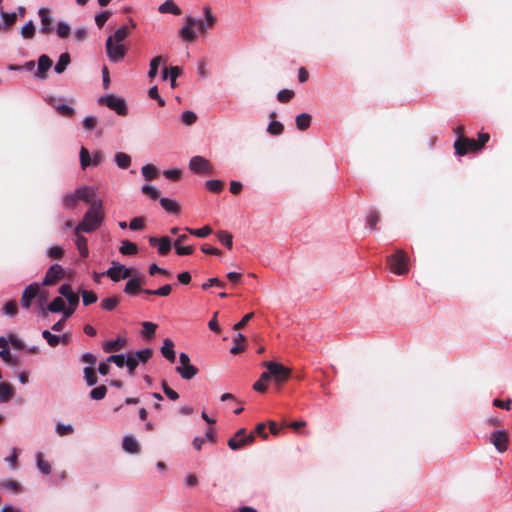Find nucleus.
I'll return each mask as SVG.
<instances>
[{"instance_id":"obj_1","label":"nucleus","mask_w":512,"mask_h":512,"mask_svg":"<svg viewBox=\"0 0 512 512\" xmlns=\"http://www.w3.org/2000/svg\"><path fill=\"white\" fill-rule=\"evenodd\" d=\"M104 219L102 202L93 203L92 207L85 213L83 220L75 227V234L81 232H93L97 230Z\"/></svg>"},{"instance_id":"obj_2","label":"nucleus","mask_w":512,"mask_h":512,"mask_svg":"<svg viewBox=\"0 0 512 512\" xmlns=\"http://www.w3.org/2000/svg\"><path fill=\"white\" fill-rule=\"evenodd\" d=\"M489 140L490 135L488 133L479 132L477 140L469 137H461L455 140L453 146L456 155L464 156L467 153H477L481 151Z\"/></svg>"},{"instance_id":"obj_3","label":"nucleus","mask_w":512,"mask_h":512,"mask_svg":"<svg viewBox=\"0 0 512 512\" xmlns=\"http://www.w3.org/2000/svg\"><path fill=\"white\" fill-rule=\"evenodd\" d=\"M409 257L404 250L398 249L394 254L388 257L387 263L390 271L397 275H404L408 272Z\"/></svg>"},{"instance_id":"obj_4","label":"nucleus","mask_w":512,"mask_h":512,"mask_svg":"<svg viewBox=\"0 0 512 512\" xmlns=\"http://www.w3.org/2000/svg\"><path fill=\"white\" fill-rule=\"evenodd\" d=\"M262 365L266 367V369H269V374H271L272 380H274L277 385H282L291 376V370L281 363L267 361L263 362Z\"/></svg>"},{"instance_id":"obj_5","label":"nucleus","mask_w":512,"mask_h":512,"mask_svg":"<svg viewBox=\"0 0 512 512\" xmlns=\"http://www.w3.org/2000/svg\"><path fill=\"white\" fill-rule=\"evenodd\" d=\"M255 441L254 433L246 434L245 428H240L227 442L231 450H239Z\"/></svg>"},{"instance_id":"obj_6","label":"nucleus","mask_w":512,"mask_h":512,"mask_svg":"<svg viewBox=\"0 0 512 512\" xmlns=\"http://www.w3.org/2000/svg\"><path fill=\"white\" fill-rule=\"evenodd\" d=\"M133 268H128L119 262H112L111 267L105 272L112 281L118 282L121 279L131 278L134 275Z\"/></svg>"},{"instance_id":"obj_7","label":"nucleus","mask_w":512,"mask_h":512,"mask_svg":"<svg viewBox=\"0 0 512 512\" xmlns=\"http://www.w3.org/2000/svg\"><path fill=\"white\" fill-rule=\"evenodd\" d=\"M179 361L181 366L176 367V372L185 380H190L198 373V368L190 363V358L186 353H180Z\"/></svg>"},{"instance_id":"obj_8","label":"nucleus","mask_w":512,"mask_h":512,"mask_svg":"<svg viewBox=\"0 0 512 512\" xmlns=\"http://www.w3.org/2000/svg\"><path fill=\"white\" fill-rule=\"evenodd\" d=\"M100 102L105 104L111 110L116 111L120 116H125L128 113L126 102L123 98L115 95H107L100 99Z\"/></svg>"},{"instance_id":"obj_9","label":"nucleus","mask_w":512,"mask_h":512,"mask_svg":"<svg viewBox=\"0 0 512 512\" xmlns=\"http://www.w3.org/2000/svg\"><path fill=\"white\" fill-rule=\"evenodd\" d=\"M105 46L110 61L116 63L125 57L126 49L122 43H116L111 38H107Z\"/></svg>"},{"instance_id":"obj_10","label":"nucleus","mask_w":512,"mask_h":512,"mask_svg":"<svg viewBox=\"0 0 512 512\" xmlns=\"http://www.w3.org/2000/svg\"><path fill=\"white\" fill-rule=\"evenodd\" d=\"M189 168L196 174L212 175L213 167L210 162L202 156H194L189 162Z\"/></svg>"},{"instance_id":"obj_11","label":"nucleus","mask_w":512,"mask_h":512,"mask_svg":"<svg viewBox=\"0 0 512 512\" xmlns=\"http://www.w3.org/2000/svg\"><path fill=\"white\" fill-rule=\"evenodd\" d=\"M65 275V271L59 264L52 265L46 272L42 284L44 286L54 285Z\"/></svg>"},{"instance_id":"obj_12","label":"nucleus","mask_w":512,"mask_h":512,"mask_svg":"<svg viewBox=\"0 0 512 512\" xmlns=\"http://www.w3.org/2000/svg\"><path fill=\"white\" fill-rule=\"evenodd\" d=\"M39 294V284L38 283H32L28 285L21 296L20 299V305L24 309H29L32 305V301L38 296Z\"/></svg>"},{"instance_id":"obj_13","label":"nucleus","mask_w":512,"mask_h":512,"mask_svg":"<svg viewBox=\"0 0 512 512\" xmlns=\"http://www.w3.org/2000/svg\"><path fill=\"white\" fill-rule=\"evenodd\" d=\"M76 197L79 201H83L92 207L95 202H102L100 199H96L95 189L91 186H82L75 190Z\"/></svg>"},{"instance_id":"obj_14","label":"nucleus","mask_w":512,"mask_h":512,"mask_svg":"<svg viewBox=\"0 0 512 512\" xmlns=\"http://www.w3.org/2000/svg\"><path fill=\"white\" fill-rule=\"evenodd\" d=\"M490 441L500 453H503L507 450L508 433L503 430L495 431L491 434Z\"/></svg>"},{"instance_id":"obj_15","label":"nucleus","mask_w":512,"mask_h":512,"mask_svg":"<svg viewBox=\"0 0 512 512\" xmlns=\"http://www.w3.org/2000/svg\"><path fill=\"white\" fill-rule=\"evenodd\" d=\"M148 241L151 246H153V247L157 246L158 253L160 255H166L171 250V240L167 236H163L160 238L152 236V237H149Z\"/></svg>"},{"instance_id":"obj_16","label":"nucleus","mask_w":512,"mask_h":512,"mask_svg":"<svg viewBox=\"0 0 512 512\" xmlns=\"http://www.w3.org/2000/svg\"><path fill=\"white\" fill-rule=\"evenodd\" d=\"M38 15L41 19V33L45 35H49L52 32V18L50 15V11L47 8H40L38 11Z\"/></svg>"},{"instance_id":"obj_17","label":"nucleus","mask_w":512,"mask_h":512,"mask_svg":"<svg viewBox=\"0 0 512 512\" xmlns=\"http://www.w3.org/2000/svg\"><path fill=\"white\" fill-rule=\"evenodd\" d=\"M52 66V60L49 58V56L43 54L38 59V70L35 74V76L39 79H46L47 78V71Z\"/></svg>"},{"instance_id":"obj_18","label":"nucleus","mask_w":512,"mask_h":512,"mask_svg":"<svg viewBox=\"0 0 512 512\" xmlns=\"http://www.w3.org/2000/svg\"><path fill=\"white\" fill-rule=\"evenodd\" d=\"M126 345V339L122 337H118L115 340L106 341L103 344V350L106 353L118 352Z\"/></svg>"},{"instance_id":"obj_19","label":"nucleus","mask_w":512,"mask_h":512,"mask_svg":"<svg viewBox=\"0 0 512 512\" xmlns=\"http://www.w3.org/2000/svg\"><path fill=\"white\" fill-rule=\"evenodd\" d=\"M161 353L169 362H175L176 355L174 351V343L171 339H164L163 346L161 347Z\"/></svg>"},{"instance_id":"obj_20","label":"nucleus","mask_w":512,"mask_h":512,"mask_svg":"<svg viewBox=\"0 0 512 512\" xmlns=\"http://www.w3.org/2000/svg\"><path fill=\"white\" fill-rule=\"evenodd\" d=\"M122 447L130 454H138L140 452V445L133 436H125L122 441Z\"/></svg>"},{"instance_id":"obj_21","label":"nucleus","mask_w":512,"mask_h":512,"mask_svg":"<svg viewBox=\"0 0 512 512\" xmlns=\"http://www.w3.org/2000/svg\"><path fill=\"white\" fill-rule=\"evenodd\" d=\"M65 308V302L61 297L54 298L46 308H41V313L46 315V312L59 313Z\"/></svg>"},{"instance_id":"obj_22","label":"nucleus","mask_w":512,"mask_h":512,"mask_svg":"<svg viewBox=\"0 0 512 512\" xmlns=\"http://www.w3.org/2000/svg\"><path fill=\"white\" fill-rule=\"evenodd\" d=\"M158 11L162 14L171 13L174 15H180L181 9L174 3L173 0H166L158 7Z\"/></svg>"},{"instance_id":"obj_23","label":"nucleus","mask_w":512,"mask_h":512,"mask_svg":"<svg viewBox=\"0 0 512 512\" xmlns=\"http://www.w3.org/2000/svg\"><path fill=\"white\" fill-rule=\"evenodd\" d=\"M121 298L117 295L110 296L101 301L100 306L106 311H113L120 303Z\"/></svg>"},{"instance_id":"obj_24","label":"nucleus","mask_w":512,"mask_h":512,"mask_svg":"<svg viewBox=\"0 0 512 512\" xmlns=\"http://www.w3.org/2000/svg\"><path fill=\"white\" fill-rule=\"evenodd\" d=\"M245 347H246V337L243 334L238 333L234 339V345L230 349V352L232 354H239L245 350Z\"/></svg>"},{"instance_id":"obj_25","label":"nucleus","mask_w":512,"mask_h":512,"mask_svg":"<svg viewBox=\"0 0 512 512\" xmlns=\"http://www.w3.org/2000/svg\"><path fill=\"white\" fill-rule=\"evenodd\" d=\"M75 244L77 246V249H78L80 255L83 258L88 257L89 250H88V245H87V239L83 235H81V233L76 234Z\"/></svg>"},{"instance_id":"obj_26","label":"nucleus","mask_w":512,"mask_h":512,"mask_svg":"<svg viewBox=\"0 0 512 512\" xmlns=\"http://www.w3.org/2000/svg\"><path fill=\"white\" fill-rule=\"evenodd\" d=\"M311 115L308 114V113H301L299 114L297 117H296V127L301 130V131H305L309 128L310 126V123H311Z\"/></svg>"},{"instance_id":"obj_27","label":"nucleus","mask_w":512,"mask_h":512,"mask_svg":"<svg viewBox=\"0 0 512 512\" xmlns=\"http://www.w3.org/2000/svg\"><path fill=\"white\" fill-rule=\"evenodd\" d=\"M70 61L71 59L69 53H62L54 67L55 72L58 74L63 73L66 70L67 66L70 64Z\"/></svg>"},{"instance_id":"obj_28","label":"nucleus","mask_w":512,"mask_h":512,"mask_svg":"<svg viewBox=\"0 0 512 512\" xmlns=\"http://www.w3.org/2000/svg\"><path fill=\"white\" fill-rule=\"evenodd\" d=\"M160 204H161L162 208L167 212L176 213V214L180 212V206L174 200H171L169 198H161Z\"/></svg>"},{"instance_id":"obj_29","label":"nucleus","mask_w":512,"mask_h":512,"mask_svg":"<svg viewBox=\"0 0 512 512\" xmlns=\"http://www.w3.org/2000/svg\"><path fill=\"white\" fill-rule=\"evenodd\" d=\"M14 395V389L9 383H0V401L7 402Z\"/></svg>"},{"instance_id":"obj_30","label":"nucleus","mask_w":512,"mask_h":512,"mask_svg":"<svg viewBox=\"0 0 512 512\" xmlns=\"http://www.w3.org/2000/svg\"><path fill=\"white\" fill-rule=\"evenodd\" d=\"M144 289L139 287V281L134 280L132 277L128 282L126 283L124 287V292L128 295L135 296L139 292H143Z\"/></svg>"},{"instance_id":"obj_31","label":"nucleus","mask_w":512,"mask_h":512,"mask_svg":"<svg viewBox=\"0 0 512 512\" xmlns=\"http://www.w3.org/2000/svg\"><path fill=\"white\" fill-rule=\"evenodd\" d=\"M141 325L143 327V331H142L143 337L148 340L153 339L155 337L157 325L155 323L149 322V321L142 322Z\"/></svg>"},{"instance_id":"obj_32","label":"nucleus","mask_w":512,"mask_h":512,"mask_svg":"<svg viewBox=\"0 0 512 512\" xmlns=\"http://www.w3.org/2000/svg\"><path fill=\"white\" fill-rule=\"evenodd\" d=\"M119 251L123 255H134L138 252V247L135 243L130 242L129 240H123Z\"/></svg>"},{"instance_id":"obj_33","label":"nucleus","mask_w":512,"mask_h":512,"mask_svg":"<svg viewBox=\"0 0 512 512\" xmlns=\"http://www.w3.org/2000/svg\"><path fill=\"white\" fill-rule=\"evenodd\" d=\"M171 291H172L171 285L165 284L156 290L145 289V290H143V293H145L147 295H156V296L166 297L171 293Z\"/></svg>"},{"instance_id":"obj_34","label":"nucleus","mask_w":512,"mask_h":512,"mask_svg":"<svg viewBox=\"0 0 512 512\" xmlns=\"http://www.w3.org/2000/svg\"><path fill=\"white\" fill-rule=\"evenodd\" d=\"M130 34V31L127 26H122L118 28L115 33L108 38H111L112 41L116 43H122Z\"/></svg>"},{"instance_id":"obj_35","label":"nucleus","mask_w":512,"mask_h":512,"mask_svg":"<svg viewBox=\"0 0 512 512\" xmlns=\"http://www.w3.org/2000/svg\"><path fill=\"white\" fill-rule=\"evenodd\" d=\"M115 162L119 168L127 169L131 164V157L124 152H118L115 155Z\"/></svg>"},{"instance_id":"obj_36","label":"nucleus","mask_w":512,"mask_h":512,"mask_svg":"<svg viewBox=\"0 0 512 512\" xmlns=\"http://www.w3.org/2000/svg\"><path fill=\"white\" fill-rule=\"evenodd\" d=\"M79 199L76 197L75 191L73 193H69L64 195L63 197V207L65 209H75L78 205Z\"/></svg>"},{"instance_id":"obj_37","label":"nucleus","mask_w":512,"mask_h":512,"mask_svg":"<svg viewBox=\"0 0 512 512\" xmlns=\"http://www.w3.org/2000/svg\"><path fill=\"white\" fill-rule=\"evenodd\" d=\"M185 230L191 235H194L199 238H205L212 233V228L209 225L203 226L202 228L199 229L186 227Z\"/></svg>"},{"instance_id":"obj_38","label":"nucleus","mask_w":512,"mask_h":512,"mask_svg":"<svg viewBox=\"0 0 512 512\" xmlns=\"http://www.w3.org/2000/svg\"><path fill=\"white\" fill-rule=\"evenodd\" d=\"M142 174L147 181H151L158 175V169L153 164H147L142 167Z\"/></svg>"},{"instance_id":"obj_39","label":"nucleus","mask_w":512,"mask_h":512,"mask_svg":"<svg viewBox=\"0 0 512 512\" xmlns=\"http://www.w3.org/2000/svg\"><path fill=\"white\" fill-rule=\"evenodd\" d=\"M131 354L136 357L138 363H146L152 357L153 350L151 348H145L143 350L136 351Z\"/></svg>"},{"instance_id":"obj_40","label":"nucleus","mask_w":512,"mask_h":512,"mask_svg":"<svg viewBox=\"0 0 512 512\" xmlns=\"http://www.w3.org/2000/svg\"><path fill=\"white\" fill-rule=\"evenodd\" d=\"M163 61L162 56H156L150 61V68L148 71V77L153 80L158 73V68L161 62Z\"/></svg>"},{"instance_id":"obj_41","label":"nucleus","mask_w":512,"mask_h":512,"mask_svg":"<svg viewBox=\"0 0 512 512\" xmlns=\"http://www.w3.org/2000/svg\"><path fill=\"white\" fill-rule=\"evenodd\" d=\"M37 467L45 475L51 473V465L48 461L44 460V455L41 452L37 454Z\"/></svg>"},{"instance_id":"obj_42","label":"nucleus","mask_w":512,"mask_h":512,"mask_svg":"<svg viewBox=\"0 0 512 512\" xmlns=\"http://www.w3.org/2000/svg\"><path fill=\"white\" fill-rule=\"evenodd\" d=\"M107 394V387L105 385H100L93 388L90 391V398L96 401L102 400L105 398Z\"/></svg>"},{"instance_id":"obj_43","label":"nucleus","mask_w":512,"mask_h":512,"mask_svg":"<svg viewBox=\"0 0 512 512\" xmlns=\"http://www.w3.org/2000/svg\"><path fill=\"white\" fill-rule=\"evenodd\" d=\"M217 238L218 240L224 245L226 246L228 249H231L232 248V245H233V236L231 233H229L228 231H219L217 233Z\"/></svg>"},{"instance_id":"obj_44","label":"nucleus","mask_w":512,"mask_h":512,"mask_svg":"<svg viewBox=\"0 0 512 512\" xmlns=\"http://www.w3.org/2000/svg\"><path fill=\"white\" fill-rule=\"evenodd\" d=\"M84 377H85L87 385H89V386H93L98 382V377L96 375L94 368H92V367L84 368Z\"/></svg>"},{"instance_id":"obj_45","label":"nucleus","mask_w":512,"mask_h":512,"mask_svg":"<svg viewBox=\"0 0 512 512\" xmlns=\"http://www.w3.org/2000/svg\"><path fill=\"white\" fill-rule=\"evenodd\" d=\"M35 25L33 21H29L25 26L21 29V35L24 39H32L35 36Z\"/></svg>"},{"instance_id":"obj_46","label":"nucleus","mask_w":512,"mask_h":512,"mask_svg":"<svg viewBox=\"0 0 512 512\" xmlns=\"http://www.w3.org/2000/svg\"><path fill=\"white\" fill-rule=\"evenodd\" d=\"M80 165L84 170L89 165H92V158L90 157L89 151L85 147H81L80 149Z\"/></svg>"},{"instance_id":"obj_47","label":"nucleus","mask_w":512,"mask_h":512,"mask_svg":"<svg viewBox=\"0 0 512 512\" xmlns=\"http://www.w3.org/2000/svg\"><path fill=\"white\" fill-rule=\"evenodd\" d=\"M179 35L186 41L194 42L197 38L196 33L192 27L184 26L180 31Z\"/></svg>"},{"instance_id":"obj_48","label":"nucleus","mask_w":512,"mask_h":512,"mask_svg":"<svg viewBox=\"0 0 512 512\" xmlns=\"http://www.w3.org/2000/svg\"><path fill=\"white\" fill-rule=\"evenodd\" d=\"M205 186L213 193H220L224 188V183L220 180H208L205 182Z\"/></svg>"},{"instance_id":"obj_49","label":"nucleus","mask_w":512,"mask_h":512,"mask_svg":"<svg viewBox=\"0 0 512 512\" xmlns=\"http://www.w3.org/2000/svg\"><path fill=\"white\" fill-rule=\"evenodd\" d=\"M2 309L4 314L10 317H13L18 313L17 303L14 300L6 302Z\"/></svg>"},{"instance_id":"obj_50","label":"nucleus","mask_w":512,"mask_h":512,"mask_svg":"<svg viewBox=\"0 0 512 512\" xmlns=\"http://www.w3.org/2000/svg\"><path fill=\"white\" fill-rule=\"evenodd\" d=\"M81 295L85 306L95 303L98 299L97 294L93 291L83 290Z\"/></svg>"},{"instance_id":"obj_51","label":"nucleus","mask_w":512,"mask_h":512,"mask_svg":"<svg viewBox=\"0 0 512 512\" xmlns=\"http://www.w3.org/2000/svg\"><path fill=\"white\" fill-rule=\"evenodd\" d=\"M42 337L47 341L51 347H56L60 343V337L52 334L48 330L42 332Z\"/></svg>"},{"instance_id":"obj_52","label":"nucleus","mask_w":512,"mask_h":512,"mask_svg":"<svg viewBox=\"0 0 512 512\" xmlns=\"http://www.w3.org/2000/svg\"><path fill=\"white\" fill-rule=\"evenodd\" d=\"M294 95L295 93L293 90L283 89L278 92L277 99L281 103H287L294 97Z\"/></svg>"},{"instance_id":"obj_53","label":"nucleus","mask_w":512,"mask_h":512,"mask_svg":"<svg viewBox=\"0 0 512 512\" xmlns=\"http://www.w3.org/2000/svg\"><path fill=\"white\" fill-rule=\"evenodd\" d=\"M186 23H187L186 26H189V27L198 26V29L201 33L206 32V26H205V23L203 20H197L191 16H188V17H186Z\"/></svg>"},{"instance_id":"obj_54","label":"nucleus","mask_w":512,"mask_h":512,"mask_svg":"<svg viewBox=\"0 0 512 512\" xmlns=\"http://www.w3.org/2000/svg\"><path fill=\"white\" fill-rule=\"evenodd\" d=\"M284 130V126L282 123L278 121H272L269 123L267 131L271 135H280Z\"/></svg>"},{"instance_id":"obj_55","label":"nucleus","mask_w":512,"mask_h":512,"mask_svg":"<svg viewBox=\"0 0 512 512\" xmlns=\"http://www.w3.org/2000/svg\"><path fill=\"white\" fill-rule=\"evenodd\" d=\"M182 69L178 66H172L169 68V79L171 82V87L175 88L176 80L181 75Z\"/></svg>"},{"instance_id":"obj_56","label":"nucleus","mask_w":512,"mask_h":512,"mask_svg":"<svg viewBox=\"0 0 512 512\" xmlns=\"http://www.w3.org/2000/svg\"><path fill=\"white\" fill-rule=\"evenodd\" d=\"M380 220V215L376 210H371L367 215V223L371 229H375Z\"/></svg>"},{"instance_id":"obj_57","label":"nucleus","mask_w":512,"mask_h":512,"mask_svg":"<svg viewBox=\"0 0 512 512\" xmlns=\"http://www.w3.org/2000/svg\"><path fill=\"white\" fill-rule=\"evenodd\" d=\"M204 14L206 20L204 21L206 30L212 28L215 25L216 18L213 16L210 7H204Z\"/></svg>"},{"instance_id":"obj_58","label":"nucleus","mask_w":512,"mask_h":512,"mask_svg":"<svg viewBox=\"0 0 512 512\" xmlns=\"http://www.w3.org/2000/svg\"><path fill=\"white\" fill-rule=\"evenodd\" d=\"M141 190L143 194H145L146 196L153 200H156L160 195V192L154 186L151 185H144Z\"/></svg>"},{"instance_id":"obj_59","label":"nucleus","mask_w":512,"mask_h":512,"mask_svg":"<svg viewBox=\"0 0 512 512\" xmlns=\"http://www.w3.org/2000/svg\"><path fill=\"white\" fill-rule=\"evenodd\" d=\"M56 32H57V35L60 38H67L70 35L71 29H70V26L67 23L60 22L57 25Z\"/></svg>"},{"instance_id":"obj_60","label":"nucleus","mask_w":512,"mask_h":512,"mask_svg":"<svg viewBox=\"0 0 512 512\" xmlns=\"http://www.w3.org/2000/svg\"><path fill=\"white\" fill-rule=\"evenodd\" d=\"M181 120L185 125H192L197 121V115L192 111H184Z\"/></svg>"},{"instance_id":"obj_61","label":"nucleus","mask_w":512,"mask_h":512,"mask_svg":"<svg viewBox=\"0 0 512 512\" xmlns=\"http://www.w3.org/2000/svg\"><path fill=\"white\" fill-rule=\"evenodd\" d=\"M111 12L103 11L95 16V23L98 28H102L107 20L110 18Z\"/></svg>"},{"instance_id":"obj_62","label":"nucleus","mask_w":512,"mask_h":512,"mask_svg":"<svg viewBox=\"0 0 512 512\" xmlns=\"http://www.w3.org/2000/svg\"><path fill=\"white\" fill-rule=\"evenodd\" d=\"M56 110L59 114L65 117H72L75 114L74 108L66 104H59L56 106Z\"/></svg>"},{"instance_id":"obj_63","label":"nucleus","mask_w":512,"mask_h":512,"mask_svg":"<svg viewBox=\"0 0 512 512\" xmlns=\"http://www.w3.org/2000/svg\"><path fill=\"white\" fill-rule=\"evenodd\" d=\"M107 362L108 363H114L119 368H122L125 365V363H126V359H125V356L123 354H116V355L109 356L107 358Z\"/></svg>"},{"instance_id":"obj_64","label":"nucleus","mask_w":512,"mask_h":512,"mask_svg":"<svg viewBox=\"0 0 512 512\" xmlns=\"http://www.w3.org/2000/svg\"><path fill=\"white\" fill-rule=\"evenodd\" d=\"M144 227L145 220L143 217H134L129 223V228L131 230H142Z\"/></svg>"}]
</instances>
